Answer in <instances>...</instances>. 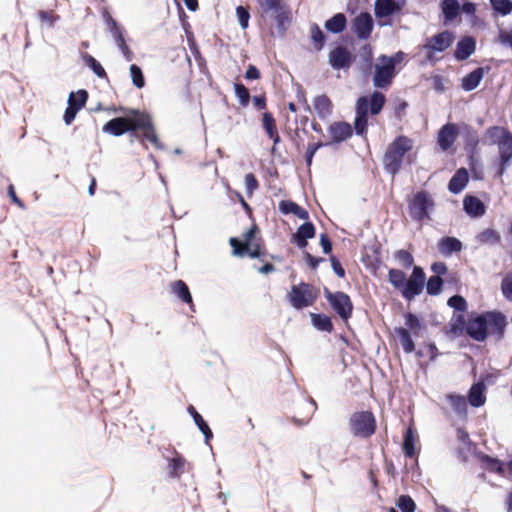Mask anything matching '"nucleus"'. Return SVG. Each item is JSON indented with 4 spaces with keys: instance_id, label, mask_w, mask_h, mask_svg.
Returning a JSON list of instances; mask_svg holds the SVG:
<instances>
[{
    "instance_id": "42",
    "label": "nucleus",
    "mask_w": 512,
    "mask_h": 512,
    "mask_svg": "<svg viewBox=\"0 0 512 512\" xmlns=\"http://www.w3.org/2000/svg\"><path fill=\"white\" fill-rule=\"evenodd\" d=\"M447 400L452 407V409L458 413L463 414L467 411V399L463 395L459 394H449L447 396Z\"/></svg>"
},
{
    "instance_id": "40",
    "label": "nucleus",
    "mask_w": 512,
    "mask_h": 512,
    "mask_svg": "<svg viewBox=\"0 0 512 512\" xmlns=\"http://www.w3.org/2000/svg\"><path fill=\"white\" fill-rule=\"evenodd\" d=\"M441 8L446 21H452L460 12L458 0H442Z\"/></svg>"
},
{
    "instance_id": "21",
    "label": "nucleus",
    "mask_w": 512,
    "mask_h": 512,
    "mask_svg": "<svg viewBox=\"0 0 512 512\" xmlns=\"http://www.w3.org/2000/svg\"><path fill=\"white\" fill-rule=\"evenodd\" d=\"M328 133L333 143H340L352 136L353 128L348 122L337 121L329 126Z\"/></svg>"
},
{
    "instance_id": "3",
    "label": "nucleus",
    "mask_w": 512,
    "mask_h": 512,
    "mask_svg": "<svg viewBox=\"0 0 512 512\" xmlns=\"http://www.w3.org/2000/svg\"><path fill=\"white\" fill-rule=\"evenodd\" d=\"M386 103L385 95L374 91L370 96H360L355 104L354 129L357 135L367 134L368 115H378Z\"/></svg>"
},
{
    "instance_id": "2",
    "label": "nucleus",
    "mask_w": 512,
    "mask_h": 512,
    "mask_svg": "<svg viewBox=\"0 0 512 512\" xmlns=\"http://www.w3.org/2000/svg\"><path fill=\"white\" fill-rule=\"evenodd\" d=\"M388 281L405 300L412 301L423 292L426 274L422 267L414 266L410 277L407 279L404 271L391 268L388 270Z\"/></svg>"
},
{
    "instance_id": "55",
    "label": "nucleus",
    "mask_w": 512,
    "mask_h": 512,
    "mask_svg": "<svg viewBox=\"0 0 512 512\" xmlns=\"http://www.w3.org/2000/svg\"><path fill=\"white\" fill-rule=\"evenodd\" d=\"M464 312H461L460 314H457V315H454L453 316V322L451 323V329L452 331L454 332H462L463 330L466 331V324H467V321L465 319V315L463 314Z\"/></svg>"
},
{
    "instance_id": "16",
    "label": "nucleus",
    "mask_w": 512,
    "mask_h": 512,
    "mask_svg": "<svg viewBox=\"0 0 512 512\" xmlns=\"http://www.w3.org/2000/svg\"><path fill=\"white\" fill-rule=\"evenodd\" d=\"M353 61V54L345 46L339 45L329 52V64L333 69H347Z\"/></svg>"
},
{
    "instance_id": "23",
    "label": "nucleus",
    "mask_w": 512,
    "mask_h": 512,
    "mask_svg": "<svg viewBox=\"0 0 512 512\" xmlns=\"http://www.w3.org/2000/svg\"><path fill=\"white\" fill-rule=\"evenodd\" d=\"M262 126L268 137L273 141L272 151L275 150L277 144L280 143L281 138L278 133L276 121L272 113L265 112L262 117Z\"/></svg>"
},
{
    "instance_id": "24",
    "label": "nucleus",
    "mask_w": 512,
    "mask_h": 512,
    "mask_svg": "<svg viewBox=\"0 0 512 512\" xmlns=\"http://www.w3.org/2000/svg\"><path fill=\"white\" fill-rule=\"evenodd\" d=\"M437 246L439 252L446 257L451 256L453 253H459L463 248L462 242L458 238L451 236L441 238Z\"/></svg>"
},
{
    "instance_id": "46",
    "label": "nucleus",
    "mask_w": 512,
    "mask_h": 512,
    "mask_svg": "<svg viewBox=\"0 0 512 512\" xmlns=\"http://www.w3.org/2000/svg\"><path fill=\"white\" fill-rule=\"evenodd\" d=\"M394 258L405 269H410L411 267H414V257L412 253L407 250L400 249L395 251Z\"/></svg>"
},
{
    "instance_id": "29",
    "label": "nucleus",
    "mask_w": 512,
    "mask_h": 512,
    "mask_svg": "<svg viewBox=\"0 0 512 512\" xmlns=\"http://www.w3.org/2000/svg\"><path fill=\"white\" fill-rule=\"evenodd\" d=\"M401 10V7L394 0H376L375 15L378 18L389 17Z\"/></svg>"
},
{
    "instance_id": "59",
    "label": "nucleus",
    "mask_w": 512,
    "mask_h": 512,
    "mask_svg": "<svg viewBox=\"0 0 512 512\" xmlns=\"http://www.w3.org/2000/svg\"><path fill=\"white\" fill-rule=\"evenodd\" d=\"M498 39L501 44L512 48V28L510 30H501Z\"/></svg>"
},
{
    "instance_id": "28",
    "label": "nucleus",
    "mask_w": 512,
    "mask_h": 512,
    "mask_svg": "<svg viewBox=\"0 0 512 512\" xmlns=\"http://www.w3.org/2000/svg\"><path fill=\"white\" fill-rule=\"evenodd\" d=\"M279 210L282 214H293L299 219L308 220L309 213L307 210L299 206L292 200H281L278 204Z\"/></svg>"
},
{
    "instance_id": "64",
    "label": "nucleus",
    "mask_w": 512,
    "mask_h": 512,
    "mask_svg": "<svg viewBox=\"0 0 512 512\" xmlns=\"http://www.w3.org/2000/svg\"><path fill=\"white\" fill-rule=\"evenodd\" d=\"M432 272L435 273V275H438L441 277L442 275H445L448 271L447 265L444 262H434L431 265Z\"/></svg>"
},
{
    "instance_id": "30",
    "label": "nucleus",
    "mask_w": 512,
    "mask_h": 512,
    "mask_svg": "<svg viewBox=\"0 0 512 512\" xmlns=\"http://www.w3.org/2000/svg\"><path fill=\"white\" fill-rule=\"evenodd\" d=\"M484 77V68L479 67L462 78L461 87L465 91H472L478 87Z\"/></svg>"
},
{
    "instance_id": "4",
    "label": "nucleus",
    "mask_w": 512,
    "mask_h": 512,
    "mask_svg": "<svg viewBox=\"0 0 512 512\" xmlns=\"http://www.w3.org/2000/svg\"><path fill=\"white\" fill-rule=\"evenodd\" d=\"M291 10L286 0H257V17L260 25L274 21L279 29L291 20Z\"/></svg>"
},
{
    "instance_id": "34",
    "label": "nucleus",
    "mask_w": 512,
    "mask_h": 512,
    "mask_svg": "<svg viewBox=\"0 0 512 512\" xmlns=\"http://www.w3.org/2000/svg\"><path fill=\"white\" fill-rule=\"evenodd\" d=\"M416 436L412 427H408L403 440V452L408 458H415L418 455V451L415 447Z\"/></svg>"
},
{
    "instance_id": "44",
    "label": "nucleus",
    "mask_w": 512,
    "mask_h": 512,
    "mask_svg": "<svg viewBox=\"0 0 512 512\" xmlns=\"http://www.w3.org/2000/svg\"><path fill=\"white\" fill-rule=\"evenodd\" d=\"M477 240L481 244H497L501 240V236L498 231L487 228L480 232L477 236Z\"/></svg>"
},
{
    "instance_id": "1",
    "label": "nucleus",
    "mask_w": 512,
    "mask_h": 512,
    "mask_svg": "<svg viewBox=\"0 0 512 512\" xmlns=\"http://www.w3.org/2000/svg\"><path fill=\"white\" fill-rule=\"evenodd\" d=\"M102 131L116 137L127 132L135 135L137 131H141V142L147 140L157 148L161 146L150 115L139 110L133 109L129 116L109 120L104 124Z\"/></svg>"
},
{
    "instance_id": "19",
    "label": "nucleus",
    "mask_w": 512,
    "mask_h": 512,
    "mask_svg": "<svg viewBox=\"0 0 512 512\" xmlns=\"http://www.w3.org/2000/svg\"><path fill=\"white\" fill-rule=\"evenodd\" d=\"M458 137V127L454 123H446L438 131L437 143L443 151L449 150Z\"/></svg>"
},
{
    "instance_id": "32",
    "label": "nucleus",
    "mask_w": 512,
    "mask_h": 512,
    "mask_svg": "<svg viewBox=\"0 0 512 512\" xmlns=\"http://www.w3.org/2000/svg\"><path fill=\"white\" fill-rule=\"evenodd\" d=\"M347 26V18L343 13H337L328 19L324 27L328 32L333 34H339L346 29Z\"/></svg>"
},
{
    "instance_id": "63",
    "label": "nucleus",
    "mask_w": 512,
    "mask_h": 512,
    "mask_svg": "<svg viewBox=\"0 0 512 512\" xmlns=\"http://www.w3.org/2000/svg\"><path fill=\"white\" fill-rule=\"evenodd\" d=\"M78 111L79 110H77L76 107L74 108V107H71V106L68 105L66 110H65V112H64V116H63L64 122L67 125H70L74 121Z\"/></svg>"
},
{
    "instance_id": "58",
    "label": "nucleus",
    "mask_w": 512,
    "mask_h": 512,
    "mask_svg": "<svg viewBox=\"0 0 512 512\" xmlns=\"http://www.w3.org/2000/svg\"><path fill=\"white\" fill-rule=\"evenodd\" d=\"M323 146L322 142L317 143H309L306 153H305V160L308 166L311 165L313 157L316 153V151Z\"/></svg>"
},
{
    "instance_id": "36",
    "label": "nucleus",
    "mask_w": 512,
    "mask_h": 512,
    "mask_svg": "<svg viewBox=\"0 0 512 512\" xmlns=\"http://www.w3.org/2000/svg\"><path fill=\"white\" fill-rule=\"evenodd\" d=\"M187 410L188 413L192 416L197 427L204 434L206 442H209L210 439L213 437V433L208 424L205 422L203 417L197 412L194 406L190 405Z\"/></svg>"
},
{
    "instance_id": "27",
    "label": "nucleus",
    "mask_w": 512,
    "mask_h": 512,
    "mask_svg": "<svg viewBox=\"0 0 512 512\" xmlns=\"http://www.w3.org/2000/svg\"><path fill=\"white\" fill-rule=\"evenodd\" d=\"M463 206L465 212L471 217H481L486 212L484 203L476 196H466Z\"/></svg>"
},
{
    "instance_id": "7",
    "label": "nucleus",
    "mask_w": 512,
    "mask_h": 512,
    "mask_svg": "<svg viewBox=\"0 0 512 512\" xmlns=\"http://www.w3.org/2000/svg\"><path fill=\"white\" fill-rule=\"evenodd\" d=\"M405 58L402 51L396 52L391 56L380 55L378 63L374 66L373 85L378 89H388L397 74L396 66Z\"/></svg>"
},
{
    "instance_id": "11",
    "label": "nucleus",
    "mask_w": 512,
    "mask_h": 512,
    "mask_svg": "<svg viewBox=\"0 0 512 512\" xmlns=\"http://www.w3.org/2000/svg\"><path fill=\"white\" fill-rule=\"evenodd\" d=\"M349 426L354 436L369 438L376 431V419L371 411L355 412L349 419Z\"/></svg>"
},
{
    "instance_id": "61",
    "label": "nucleus",
    "mask_w": 512,
    "mask_h": 512,
    "mask_svg": "<svg viewBox=\"0 0 512 512\" xmlns=\"http://www.w3.org/2000/svg\"><path fill=\"white\" fill-rule=\"evenodd\" d=\"M304 259L306 260L307 264L310 266L312 270H316L319 264L324 261V258L314 257L307 251H304Z\"/></svg>"
},
{
    "instance_id": "20",
    "label": "nucleus",
    "mask_w": 512,
    "mask_h": 512,
    "mask_svg": "<svg viewBox=\"0 0 512 512\" xmlns=\"http://www.w3.org/2000/svg\"><path fill=\"white\" fill-rule=\"evenodd\" d=\"M315 235L316 229L314 224L312 222H305L297 228V231L291 238V242L300 249H305L308 245V239L314 238Z\"/></svg>"
},
{
    "instance_id": "25",
    "label": "nucleus",
    "mask_w": 512,
    "mask_h": 512,
    "mask_svg": "<svg viewBox=\"0 0 512 512\" xmlns=\"http://www.w3.org/2000/svg\"><path fill=\"white\" fill-rule=\"evenodd\" d=\"M469 181V174L466 168H459L448 183V189L453 194L460 193Z\"/></svg>"
},
{
    "instance_id": "26",
    "label": "nucleus",
    "mask_w": 512,
    "mask_h": 512,
    "mask_svg": "<svg viewBox=\"0 0 512 512\" xmlns=\"http://www.w3.org/2000/svg\"><path fill=\"white\" fill-rule=\"evenodd\" d=\"M313 106L320 119L328 118L333 112V103L326 94L316 96Z\"/></svg>"
},
{
    "instance_id": "18",
    "label": "nucleus",
    "mask_w": 512,
    "mask_h": 512,
    "mask_svg": "<svg viewBox=\"0 0 512 512\" xmlns=\"http://www.w3.org/2000/svg\"><path fill=\"white\" fill-rule=\"evenodd\" d=\"M106 24L109 27V30L111 34L113 35V38L115 42L117 43V46L121 50L123 56L127 61H131L133 59V52L128 47L124 35H123V29L118 25V23L113 19V17L107 13L106 17Z\"/></svg>"
},
{
    "instance_id": "12",
    "label": "nucleus",
    "mask_w": 512,
    "mask_h": 512,
    "mask_svg": "<svg viewBox=\"0 0 512 512\" xmlns=\"http://www.w3.org/2000/svg\"><path fill=\"white\" fill-rule=\"evenodd\" d=\"M454 39V34L447 30L428 38L423 46L426 51V60L430 62L436 60L435 53L446 51L453 44Z\"/></svg>"
},
{
    "instance_id": "39",
    "label": "nucleus",
    "mask_w": 512,
    "mask_h": 512,
    "mask_svg": "<svg viewBox=\"0 0 512 512\" xmlns=\"http://www.w3.org/2000/svg\"><path fill=\"white\" fill-rule=\"evenodd\" d=\"M311 321L314 327L320 331L331 333L334 329L331 318L325 314H311Z\"/></svg>"
},
{
    "instance_id": "9",
    "label": "nucleus",
    "mask_w": 512,
    "mask_h": 512,
    "mask_svg": "<svg viewBox=\"0 0 512 512\" xmlns=\"http://www.w3.org/2000/svg\"><path fill=\"white\" fill-rule=\"evenodd\" d=\"M434 207L435 201L427 190L417 191L408 201L409 215L417 222L430 220V213Z\"/></svg>"
},
{
    "instance_id": "45",
    "label": "nucleus",
    "mask_w": 512,
    "mask_h": 512,
    "mask_svg": "<svg viewBox=\"0 0 512 512\" xmlns=\"http://www.w3.org/2000/svg\"><path fill=\"white\" fill-rule=\"evenodd\" d=\"M444 281L438 275L431 276L426 283V292L431 296L439 295L442 291Z\"/></svg>"
},
{
    "instance_id": "13",
    "label": "nucleus",
    "mask_w": 512,
    "mask_h": 512,
    "mask_svg": "<svg viewBox=\"0 0 512 512\" xmlns=\"http://www.w3.org/2000/svg\"><path fill=\"white\" fill-rule=\"evenodd\" d=\"M325 297L332 309L339 315L342 320L347 321L352 317L353 303L348 294L342 291L333 293L326 290Z\"/></svg>"
},
{
    "instance_id": "33",
    "label": "nucleus",
    "mask_w": 512,
    "mask_h": 512,
    "mask_svg": "<svg viewBox=\"0 0 512 512\" xmlns=\"http://www.w3.org/2000/svg\"><path fill=\"white\" fill-rule=\"evenodd\" d=\"M171 291L183 303L193 306V300L187 284L183 280H176L171 283Z\"/></svg>"
},
{
    "instance_id": "31",
    "label": "nucleus",
    "mask_w": 512,
    "mask_h": 512,
    "mask_svg": "<svg viewBox=\"0 0 512 512\" xmlns=\"http://www.w3.org/2000/svg\"><path fill=\"white\" fill-rule=\"evenodd\" d=\"M485 386L482 382L475 383L471 386L468 393V402L473 407L484 405L486 397L484 395Z\"/></svg>"
},
{
    "instance_id": "52",
    "label": "nucleus",
    "mask_w": 512,
    "mask_h": 512,
    "mask_svg": "<svg viewBox=\"0 0 512 512\" xmlns=\"http://www.w3.org/2000/svg\"><path fill=\"white\" fill-rule=\"evenodd\" d=\"M491 5L502 15H507L512 11V1L510 0H491Z\"/></svg>"
},
{
    "instance_id": "38",
    "label": "nucleus",
    "mask_w": 512,
    "mask_h": 512,
    "mask_svg": "<svg viewBox=\"0 0 512 512\" xmlns=\"http://www.w3.org/2000/svg\"><path fill=\"white\" fill-rule=\"evenodd\" d=\"M395 333L398 336L402 348L405 353L409 354L415 350V344L412 339V333L404 327L395 328Z\"/></svg>"
},
{
    "instance_id": "5",
    "label": "nucleus",
    "mask_w": 512,
    "mask_h": 512,
    "mask_svg": "<svg viewBox=\"0 0 512 512\" xmlns=\"http://www.w3.org/2000/svg\"><path fill=\"white\" fill-rule=\"evenodd\" d=\"M414 142L405 135L397 136L386 148L382 164L385 171L392 176L398 174L407 154L413 149Z\"/></svg>"
},
{
    "instance_id": "35",
    "label": "nucleus",
    "mask_w": 512,
    "mask_h": 512,
    "mask_svg": "<svg viewBox=\"0 0 512 512\" xmlns=\"http://www.w3.org/2000/svg\"><path fill=\"white\" fill-rule=\"evenodd\" d=\"M186 460L177 454L168 461V474L170 478L179 479L185 470Z\"/></svg>"
},
{
    "instance_id": "50",
    "label": "nucleus",
    "mask_w": 512,
    "mask_h": 512,
    "mask_svg": "<svg viewBox=\"0 0 512 512\" xmlns=\"http://www.w3.org/2000/svg\"><path fill=\"white\" fill-rule=\"evenodd\" d=\"M130 74H131L133 84L137 88H143L145 85V78H144L141 68L136 64H132L130 66Z\"/></svg>"
},
{
    "instance_id": "17",
    "label": "nucleus",
    "mask_w": 512,
    "mask_h": 512,
    "mask_svg": "<svg viewBox=\"0 0 512 512\" xmlns=\"http://www.w3.org/2000/svg\"><path fill=\"white\" fill-rule=\"evenodd\" d=\"M373 28V18L368 12H361L352 21V31L359 39H368L372 34Z\"/></svg>"
},
{
    "instance_id": "57",
    "label": "nucleus",
    "mask_w": 512,
    "mask_h": 512,
    "mask_svg": "<svg viewBox=\"0 0 512 512\" xmlns=\"http://www.w3.org/2000/svg\"><path fill=\"white\" fill-rule=\"evenodd\" d=\"M236 14H237L240 26L243 29H246L249 25V19H250L249 11L243 6H238L236 8Z\"/></svg>"
},
{
    "instance_id": "15",
    "label": "nucleus",
    "mask_w": 512,
    "mask_h": 512,
    "mask_svg": "<svg viewBox=\"0 0 512 512\" xmlns=\"http://www.w3.org/2000/svg\"><path fill=\"white\" fill-rule=\"evenodd\" d=\"M488 335L495 336L497 340L503 339L508 324L506 316L500 311L486 312Z\"/></svg>"
},
{
    "instance_id": "43",
    "label": "nucleus",
    "mask_w": 512,
    "mask_h": 512,
    "mask_svg": "<svg viewBox=\"0 0 512 512\" xmlns=\"http://www.w3.org/2000/svg\"><path fill=\"white\" fill-rule=\"evenodd\" d=\"M88 92L86 90H78L76 93L71 92L68 98V105L71 107H76L77 110H81L87 102Z\"/></svg>"
},
{
    "instance_id": "53",
    "label": "nucleus",
    "mask_w": 512,
    "mask_h": 512,
    "mask_svg": "<svg viewBox=\"0 0 512 512\" xmlns=\"http://www.w3.org/2000/svg\"><path fill=\"white\" fill-rule=\"evenodd\" d=\"M448 306L459 312H465L467 310V302L464 297L460 295H454L447 301Z\"/></svg>"
},
{
    "instance_id": "48",
    "label": "nucleus",
    "mask_w": 512,
    "mask_h": 512,
    "mask_svg": "<svg viewBox=\"0 0 512 512\" xmlns=\"http://www.w3.org/2000/svg\"><path fill=\"white\" fill-rule=\"evenodd\" d=\"M311 39L317 50H321L325 44V35L317 24H313L310 28Z\"/></svg>"
},
{
    "instance_id": "51",
    "label": "nucleus",
    "mask_w": 512,
    "mask_h": 512,
    "mask_svg": "<svg viewBox=\"0 0 512 512\" xmlns=\"http://www.w3.org/2000/svg\"><path fill=\"white\" fill-rule=\"evenodd\" d=\"M397 506L402 512H414L416 504L409 495H402L397 501Z\"/></svg>"
},
{
    "instance_id": "47",
    "label": "nucleus",
    "mask_w": 512,
    "mask_h": 512,
    "mask_svg": "<svg viewBox=\"0 0 512 512\" xmlns=\"http://www.w3.org/2000/svg\"><path fill=\"white\" fill-rule=\"evenodd\" d=\"M85 64L91 68V70L102 79H107V73L102 65L91 55L87 54L84 57Z\"/></svg>"
},
{
    "instance_id": "10",
    "label": "nucleus",
    "mask_w": 512,
    "mask_h": 512,
    "mask_svg": "<svg viewBox=\"0 0 512 512\" xmlns=\"http://www.w3.org/2000/svg\"><path fill=\"white\" fill-rule=\"evenodd\" d=\"M318 298V290L309 283L301 282L291 287L288 299L291 306L301 310L312 306Z\"/></svg>"
},
{
    "instance_id": "6",
    "label": "nucleus",
    "mask_w": 512,
    "mask_h": 512,
    "mask_svg": "<svg viewBox=\"0 0 512 512\" xmlns=\"http://www.w3.org/2000/svg\"><path fill=\"white\" fill-rule=\"evenodd\" d=\"M260 234V229L256 223L243 234V240L231 237L229 244L232 247L233 255L238 257L249 256L251 258H261L266 254L264 249V243Z\"/></svg>"
},
{
    "instance_id": "37",
    "label": "nucleus",
    "mask_w": 512,
    "mask_h": 512,
    "mask_svg": "<svg viewBox=\"0 0 512 512\" xmlns=\"http://www.w3.org/2000/svg\"><path fill=\"white\" fill-rule=\"evenodd\" d=\"M479 461L487 470L490 472H494L500 475L504 474V464L497 458H493L487 454L481 453L479 456Z\"/></svg>"
},
{
    "instance_id": "54",
    "label": "nucleus",
    "mask_w": 512,
    "mask_h": 512,
    "mask_svg": "<svg viewBox=\"0 0 512 512\" xmlns=\"http://www.w3.org/2000/svg\"><path fill=\"white\" fill-rule=\"evenodd\" d=\"M501 291L505 299L512 301V274H507L501 281Z\"/></svg>"
},
{
    "instance_id": "56",
    "label": "nucleus",
    "mask_w": 512,
    "mask_h": 512,
    "mask_svg": "<svg viewBox=\"0 0 512 512\" xmlns=\"http://www.w3.org/2000/svg\"><path fill=\"white\" fill-rule=\"evenodd\" d=\"M245 186L249 196H251L254 191L259 188V182L253 173H248L245 175Z\"/></svg>"
},
{
    "instance_id": "22",
    "label": "nucleus",
    "mask_w": 512,
    "mask_h": 512,
    "mask_svg": "<svg viewBox=\"0 0 512 512\" xmlns=\"http://www.w3.org/2000/svg\"><path fill=\"white\" fill-rule=\"evenodd\" d=\"M476 49V41L473 37L467 36L462 38L456 46L454 57L458 61H463L469 58Z\"/></svg>"
},
{
    "instance_id": "62",
    "label": "nucleus",
    "mask_w": 512,
    "mask_h": 512,
    "mask_svg": "<svg viewBox=\"0 0 512 512\" xmlns=\"http://www.w3.org/2000/svg\"><path fill=\"white\" fill-rule=\"evenodd\" d=\"M330 261H331L332 269L335 272V274L339 278H344L346 273H345V269L342 267L340 261L335 256H331Z\"/></svg>"
},
{
    "instance_id": "14",
    "label": "nucleus",
    "mask_w": 512,
    "mask_h": 512,
    "mask_svg": "<svg viewBox=\"0 0 512 512\" xmlns=\"http://www.w3.org/2000/svg\"><path fill=\"white\" fill-rule=\"evenodd\" d=\"M465 332L475 341H485L488 337L486 312L470 315L466 324Z\"/></svg>"
},
{
    "instance_id": "8",
    "label": "nucleus",
    "mask_w": 512,
    "mask_h": 512,
    "mask_svg": "<svg viewBox=\"0 0 512 512\" xmlns=\"http://www.w3.org/2000/svg\"><path fill=\"white\" fill-rule=\"evenodd\" d=\"M486 135L491 143L498 145V175L502 176L512 160V133L507 128L492 126L487 129Z\"/></svg>"
},
{
    "instance_id": "60",
    "label": "nucleus",
    "mask_w": 512,
    "mask_h": 512,
    "mask_svg": "<svg viewBox=\"0 0 512 512\" xmlns=\"http://www.w3.org/2000/svg\"><path fill=\"white\" fill-rule=\"evenodd\" d=\"M38 15L42 22H47L50 26H53L59 18L52 11H39Z\"/></svg>"
},
{
    "instance_id": "49",
    "label": "nucleus",
    "mask_w": 512,
    "mask_h": 512,
    "mask_svg": "<svg viewBox=\"0 0 512 512\" xmlns=\"http://www.w3.org/2000/svg\"><path fill=\"white\" fill-rule=\"evenodd\" d=\"M235 95L237 96L239 103L242 107H247L250 102L249 90L242 83L234 84Z\"/></svg>"
},
{
    "instance_id": "41",
    "label": "nucleus",
    "mask_w": 512,
    "mask_h": 512,
    "mask_svg": "<svg viewBox=\"0 0 512 512\" xmlns=\"http://www.w3.org/2000/svg\"><path fill=\"white\" fill-rule=\"evenodd\" d=\"M404 318L405 325L407 326L406 329H408L415 337H419L421 330L425 327L420 318L411 312L405 314Z\"/></svg>"
}]
</instances>
